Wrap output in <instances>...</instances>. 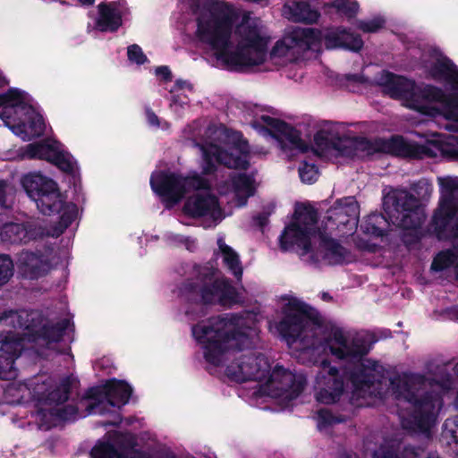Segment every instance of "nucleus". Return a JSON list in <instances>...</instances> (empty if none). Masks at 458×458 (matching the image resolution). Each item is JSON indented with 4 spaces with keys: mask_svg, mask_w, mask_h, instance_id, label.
<instances>
[{
    "mask_svg": "<svg viewBox=\"0 0 458 458\" xmlns=\"http://www.w3.org/2000/svg\"><path fill=\"white\" fill-rule=\"evenodd\" d=\"M283 318L269 321V330L284 338L300 353L298 359L319 367L314 397L323 404L337 403L344 392V377L327 360L331 354L353 365L346 369L352 386V398L360 406H373L383 400L382 379L386 369L378 361L365 359L370 345L366 336L337 327H325L310 320L304 302L282 296Z\"/></svg>",
    "mask_w": 458,
    "mask_h": 458,
    "instance_id": "obj_1",
    "label": "nucleus"
},
{
    "mask_svg": "<svg viewBox=\"0 0 458 458\" xmlns=\"http://www.w3.org/2000/svg\"><path fill=\"white\" fill-rule=\"evenodd\" d=\"M191 334L200 346L207 363L224 368L233 381L257 382L259 396L278 399L287 405L306 386V378L283 368L271 369L269 360L261 352L250 351L259 341L257 315L252 312L218 316L191 327Z\"/></svg>",
    "mask_w": 458,
    "mask_h": 458,
    "instance_id": "obj_2",
    "label": "nucleus"
},
{
    "mask_svg": "<svg viewBox=\"0 0 458 458\" xmlns=\"http://www.w3.org/2000/svg\"><path fill=\"white\" fill-rule=\"evenodd\" d=\"M194 15V39L230 70L242 71L262 64L269 36L259 19L216 0H181Z\"/></svg>",
    "mask_w": 458,
    "mask_h": 458,
    "instance_id": "obj_3",
    "label": "nucleus"
},
{
    "mask_svg": "<svg viewBox=\"0 0 458 458\" xmlns=\"http://www.w3.org/2000/svg\"><path fill=\"white\" fill-rule=\"evenodd\" d=\"M422 66L429 78L450 84L456 93L447 95L440 88L417 85L385 71L377 82L384 87L386 94L401 100L403 106L426 116L442 117L445 129L458 131V67L436 49L423 55Z\"/></svg>",
    "mask_w": 458,
    "mask_h": 458,
    "instance_id": "obj_4",
    "label": "nucleus"
},
{
    "mask_svg": "<svg viewBox=\"0 0 458 458\" xmlns=\"http://www.w3.org/2000/svg\"><path fill=\"white\" fill-rule=\"evenodd\" d=\"M450 377L433 381L417 373L403 372L390 378L402 427L411 432H428L437 422L443 394L451 388Z\"/></svg>",
    "mask_w": 458,
    "mask_h": 458,
    "instance_id": "obj_5",
    "label": "nucleus"
},
{
    "mask_svg": "<svg viewBox=\"0 0 458 458\" xmlns=\"http://www.w3.org/2000/svg\"><path fill=\"white\" fill-rule=\"evenodd\" d=\"M317 213L307 206H298L294 221L287 225L279 242L284 250L297 247L300 256L312 265H336L350 260L349 251L335 240L328 237L327 231L316 230Z\"/></svg>",
    "mask_w": 458,
    "mask_h": 458,
    "instance_id": "obj_6",
    "label": "nucleus"
},
{
    "mask_svg": "<svg viewBox=\"0 0 458 458\" xmlns=\"http://www.w3.org/2000/svg\"><path fill=\"white\" fill-rule=\"evenodd\" d=\"M154 192L161 197L166 208L178 203L185 193L196 191L185 202L183 211L192 217H205L213 224L224 218L217 198L211 192L210 183L196 172L187 176L173 173L154 172L150 178Z\"/></svg>",
    "mask_w": 458,
    "mask_h": 458,
    "instance_id": "obj_7",
    "label": "nucleus"
},
{
    "mask_svg": "<svg viewBox=\"0 0 458 458\" xmlns=\"http://www.w3.org/2000/svg\"><path fill=\"white\" fill-rule=\"evenodd\" d=\"M322 40L328 49L345 48L357 52L363 47L359 35L343 27L328 28L324 32L310 28H297L276 43L269 58L279 66L297 63L307 51H320Z\"/></svg>",
    "mask_w": 458,
    "mask_h": 458,
    "instance_id": "obj_8",
    "label": "nucleus"
},
{
    "mask_svg": "<svg viewBox=\"0 0 458 458\" xmlns=\"http://www.w3.org/2000/svg\"><path fill=\"white\" fill-rule=\"evenodd\" d=\"M178 294L187 304L185 315L190 320L207 314L205 304L230 307L243 301L242 293L217 268L209 265L195 266L193 276L179 287Z\"/></svg>",
    "mask_w": 458,
    "mask_h": 458,
    "instance_id": "obj_9",
    "label": "nucleus"
},
{
    "mask_svg": "<svg viewBox=\"0 0 458 458\" xmlns=\"http://www.w3.org/2000/svg\"><path fill=\"white\" fill-rule=\"evenodd\" d=\"M75 384L72 377H65L55 383L51 377L38 375L20 385L22 398L30 397L42 404L34 414L40 429L47 430L62 421L74 420L82 416L75 405L64 404Z\"/></svg>",
    "mask_w": 458,
    "mask_h": 458,
    "instance_id": "obj_10",
    "label": "nucleus"
},
{
    "mask_svg": "<svg viewBox=\"0 0 458 458\" xmlns=\"http://www.w3.org/2000/svg\"><path fill=\"white\" fill-rule=\"evenodd\" d=\"M440 199L432 218V226L439 240H451L453 250L441 251L434 259L431 269L441 271L449 267L458 258V177L439 176ZM458 278V264L455 267Z\"/></svg>",
    "mask_w": 458,
    "mask_h": 458,
    "instance_id": "obj_11",
    "label": "nucleus"
},
{
    "mask_svg": "<svg viewBox=\"0 0 458 458\" xmlns=\"http://www.w3.org/2000/svg\"><path fill=\"white\" fill-rule=\"evenodd\" d=\"M38 313L27 310L9 311L0 316V379L17 377L15 360L24 349V341L33 336Z\"/></svg>",
    "mask_w": 458,
    "mask_h": 458,
    "instance_id": "obj_12",
    "label": "nucleus"
},
{
    "mask_svg": "<svg viewBox=\"0 0 458 458\" xmlns=\"http://www.w3.org/2000/svg\"><path fill=\"white\" fill-rule=\"evenodd\" d=\"M0 118L23 140L39 137L45 131L43 117L33 107L30 97L17 89L0 95Z\"/></svg>",
    "mask_w": 458,
    "mask_h": 458,
    "instance_id": "obj_13",
    "label": "nucleus"
},
{
    "mask_svg": "<svg viewBox=\"0 0 458 458\" xmlns=\"http://www.w3.org/2000/svg\"><path fill=\"white\" fill-rule=\"evenodd\" d=\"M21 184L42 214L51 216L62 212L60 225L63 229L68 227L76 219L77 206L66 203L65 197L54 180L38 173H31L22 177Z\"/></svg>",
    "mask_w": 458,
    "mask_h": 458,
    "instance_id": "obj_14",
    "label": "nucleus"
},
{
    "mask_svg": "<svg viewBox=\"0 0 458 458\" xmlns=\"http://www.w3.org/2000/svg\"><path fill=\"white\" fill-rule=\"evenodd\" d=\"M215 134V142L197 145L203 157V172L207 174L213 173L216 164L245 169L250 152L242 134L224 128L216 130Z\"/></svg>",
    "mask_w": 458,
    "mask_h": 458,
    "instance_id": "obj_15",
    "label": "nucleus"
},
{
    "mask_svg": "<svg viewBox=\"0 0 458 458\" xmlns=\"http://www.w3.org/2000/svg\"><path fill=\"white\" fill-rule=\"evenodd\" d=\"M251 124L253 128L267 137L268 140L280 148L289 159L309 149L307 143L301 139L299 131L277 118L267 114H256Z\"/></svg>",
    "mask_w": 458,
    "mask_h": 458,
    "instance_id": "obj_16",
    "label": "nucleus"
},
{
    "mask_svg": "<svg viewBox=\"0 0 458 458\" xmlns=\"http://www.w3.org/2000/svg\"><path fill=\"white\" fill-rule=\"evenodd\" d=\"M419 200L406 190H391L383 198L384 210L391 222L403 229L420 225Z\"/></svg>",
    "mask_w": 458,
    "mask_h": 458,
    "instance_id": "obj_17",
    "label": "nucleus"
},
{
    "mask_svg": "<svg viewBox=\"0 0 458 458\" xmlns=\"http://www.w3.org/2000/svg\"><path fill=\"white\" fill-rule=\"evenodd\" d=\"M347 146L351 147L354 155L364 157L375 153H389L395 156L416 158L417 143L405 140L403 137L394 136L389 140L381 138L368 139L353 137L346 139Z\"/></svg>",
    "mask_w": 458,
    "mask_h": 458,
    "instance_id": "obj_18",
    "label": "nucleus"
},
{
    "mask_svg": "<svg viewBox=\"0 0 458 458\" xmlns=\"http://www.w3.org/2000/svg\"><path fill=\"white\" fill-rule=\"evenodd\" d=\"M131 388L123 381L110 380L105 386L92 388L88 393L89 401H82L81 405L89 408V413L103 414L106 407H121L131 397Z\"/></svg>",
    "mask_w": 458,
    "mask_h": 458,
    "instance_id": "obj_19",
    "label": "nucleus"
},
{
    "mask_svg": "<svg viewBox=\"0 0 458 458\" xmlns=\"http://www.w3.org/2000/svg\"><path fill=\"white\" fill-rule=\"evenodd\" d=\"M360 208L354 197L339 199L327 210L325 230L332 233L338 232L341 236L353 233L357 225Z\"/></svg>",
    "mask_w": 458,
    "mask_h": 458,
    "instance_id": "obj_20",
    "label": "nucleus"
},
{
    "mask_svg": "<svg viewBox=\"0 0 458 458\" xmlns=\"http://www.w3.org/2000/svg\"><path fill=\"white\" fill-rule=\"evenodd\" d=\"M24 157L47 160L69 174H74L77 172L73 157L64 149L60 142L52 139L27 145Z\"/></svg>",
    "mask_w": 458,
    "mask_h": 458,
    "instance_id": "obj_21",
    "label": "nucleus"
},
{
    "mask_svg": "<svg viewBox=\"0 0 458 458\" xmlns=\"http://www.w3.org/2000/svg\"><path fill=\"white\" fill-rule=\"evenodd\" d=\"M449 131L448 129H446ZM454 131V130H451ZM416 158L446 157L458 158V138L454 136L438 137L425 144H417Z\"/></svg>",
    "mask_w": 458,
    "mask_h": 458,
    "instance_id": "obj_22",
    "label": "nucleus"
},
{
    "mask_svg": "<svg viewBox=\"0 0 458 458\" xmlns=\"http://www.w3.org/2000/svg\"><path fill=\"white\" fill-rule=\"evenodd\" d=\"M373 458H439L436 453H428L422 447L402 445L395 441L387 442L377 450Z\"/></svg>",
    "mask_w": 458,
    "mask_h": 458,
    "instance_id": "obj_23",
    "label": "nucleus"
},
{
    "mask_svg": "<svg viewBox=\"0 0 458 458\" xmlns=\"http://www.w3.org/2000/svg\"><path fill=\"white\" fill-rule=\"evenodd\" d=\"M17 264L22 276L30 279L44 276L50 268L47 256L30 251H22L19 255Z\"/></svg>",
    "mask_w": 458,
    "mask_h": 458,
    "instance_id": "obj_24",
    "label": "nucleus"
},
{
    "mask_svg": "<svg viewBox=\"0 0 458 458\" xmlns=\"http://www.w3.org/2000/svg\"><path fill=\"white\" fill-rule=\"evenodd\" d=\"M34 238L35 233L29 224L9 222L0 226V239L4 243H28Z\"/></svg>",
    "mask_w": 458,
    "mask_h": 458,
    "instance_id": "obj_25",
    "label": "nucleus"
},
{
    "mask_svg": "<svg viewBox=\"0 0 458 458\" xmlns=\"http://www.w3.org/2000/svg\"><path fill=\"white\" fill-rule=\"evenodd\" d=\"M282 12L285 18L295 22L313 23L319 18V13L305 1H288Z\"/></svg>",
    "mask_w": 458,
    "mask_h": 458,
    "instance_id": "obj_26",
    "label": "nucleus"
},
{
    "mask_svg": "<svg viewBox=\"0 0 458 458\" xmlns=\"http://www.w3.org/2000/svg\"><path fill=\"white\" fill-rule=\"evenodd\" d=\"M218 250L216 257L222 259L224 267L233 275L237 281H241L243 274V267L239 254L225 242L224 237L217 239Z\"/></svg>",
    "mask_w": 458,
    "mask_h": 458,
    "instance_id": "obj_27",
    "label": "nucleus"
},
{
    "mask_svg": "<svg viewBox=\"0 0 458 458\" xmlns=\"http://www.w3.org/2000/svg\"><path fill=\"white\" fill-rule=\"evenodd\" d=\"M346 139H349V136L341 133L339 126L332 123H325L314 136L315 143L321 149H327L329 147H347Z\"/></svg>",
    "mask_w": 458,
    "mask_h": 458,
    "instance_id": "obj_28",
    "label": "nucleus"
},
{
    "mask_svg": "<svg viewBox=\"0 0 458 458\" xmlns=\"http://www.w3.org/2000/svg\"><path fill=\"white\" fill-rule=\"evenodd\" d=\"M96 29L99 31H115L122 25V13L116 3L100 4Z\"/></svg>",
    "mask_w": 458,
    "mask_h": 458,
    "instance_id": "obj_29",
    "label": "nucleus"
},
{
    "mask_svg": "<svg viewBox=\"0 0 458 458\" xmlns=\"http://www.w3.org/2000/svg\"><path fill=\"white\" fill-rule=\"evenodd\" d=\"M232 189L237 199V206L242 207L247 199L254 194V180L250 176L239 174L232 178Z\"/></svg>",
    "mask_w": 458,
    "mask_h": 458,
    "instance_id": "obj_30",
    "label": "nucleus"
},
{
    "mask_svg": "<svg viewBox=\"0 0 458 458\" xmlns=\"http://www.w3.org/2000/svg\"><path fill=\"white\" fill-rule=\"evenodd\" d=\"M69 319H64L55 326H44L42 328V340L46 342V344L50 348L52 344L56 343L61 339L64 332L69 327Z\"/></svg>",
    "mask_w": 458,
    "mask_h": 458,
    "instance_id": "obj_31",
    "label": "nucleus"
},
{
    "mask_svg": "<svg viewBox=\"0 0 458 458\" xmlns=\"http://www.w3.org/2000/svg\"><path fill=\"white\" fill-rule=\"evenodd\" d=\"M191 89L192 87L189 82L181 80L176 81L174 88L170 90L173 94L171 107H173L174 111L177 112L178 107H183L188 105V97L183 95L182 91H191Z\"/></svg>",
    "mask_w": 458,
    "mask_h": 458,
    "instance_id": "obj_32",
    "label": "nucleus"
},
{
    "mask_svg": "<svg viewBox=\"0 0 458 458\" xmlns=\"http://www.w3.org/2000/svg\"><path fill=\"white\" fill-rule=\"evenodd\" d=\"M317 426L320 432L327 433L328 429L335 424L345 421L343 416H335L327 409H321L317 413Z\"/></svg>",
    "mask_w": 458,
    "mask_h": 458,
    "instance_id": "obj_33",
    "label": "nucleus"
},
{
    "mask_svg": "<svg viewBox=\"0 0 458 458\" xmlns=\"http://www.w3.org/2000/svg\"><path fill=\"white\" fill-rule=\"evenodd\" d=\"M93 458H123L109 443H99L91 451Z\"/></svg>",
    "mask_w": 458,
    "mask_h": 458,
    "instance_id": "obj_34",
    "label": "nucleus"
},
{
    "mask_svg": "<svg viewBox=\"0 0 458 458\" xmlns=\"http://www.w3.org/2000/svg\"><path fill=\"white\" fill-rule=\"evenodd\" d=\"M332 6L335 8L337 12L344 14L348 18L356 16L360 9V5L357 1L348 0H335L332 3Z\"/></svg>",
    "mask_w": 458,
    "mask_h": 458,
    "instance_id": "obj_35",
    "label": "nucleus"
},
{
    "mask_svg": "<svg viewBox=\"0 0 458 458\" xmlns=\"http://www.w3.org/2000/svg\"><path fill=\"white\" fill-rule=\"evenodd\" d=\"M299 175L302 182L313 183L318 177V170L314 164L303 161L299 166Z\"/></svg>",
    "mask_w": 458,
    "mask_h": 458,
    "instance_id": "obj_36",
    "label": "nucleus"
},
{
    "mask_svg": "<svg viewBox=\"0 0 458 458\" xmlns=\"http://www.w3.org/2000/svg\"><path fill=\"white\" fill-rule=\"evenodd\" d=\"M13 263L8 255H0V286L6 284L13 276Z\"/></svg>",
    "mask_w": 458,
    "mask_h": 458,
    "instance_id": "obj_37",
    "label": "nucleus"
},
{
    "mask_svg": "<svg viewBox=\"0 0 458 458\" xmlns=\"http://www.w3.org/2000/svg\"><path fill=\"white\" fill-rule=\"evenodd\" d=\"M13 201V187L4 181H0V206L4 208H12Z\"/></svg>",
    "mask_w": 458,
    "mask_h": 458,
    "instance_id": "obj_38",
    "label": "nucleus"
},
{
    "mask_svg": "<svg viewBox=\"0 0 458 458\" xmlns=\"http://www.w3.org/2000/svg\"><path fill=\"white\" fill-rule=\"evenodd\" d=\"M443 436L446 438H451L456 444V454L458 456V415L445 420Z\"/></svg>",
    "mask_w": 458,
    "mask_h": 458,
    "instance_id": "obj_39",
    "label": "nucleus"
},
{
    "mask_svg": "<svg viewBox=\"0 0 458 458\" xmlns=\"http://www.w3.org/2000/svg\"><path fill=\"white\" fill-rule=\"evenodd\" d=\"M384 24V19L377 17L369 21H358L357 28L363 32L373 33L383 28Z\"/></svg>",
    "mask_w": 458,
    "mask_h": 458,
    "instance_id": "obj_40",
    "label": "nucleus"
},
{
    "mask_svg": "<svg viewBox=\"0 0 458 458\" xmlns=\"http://www.w3.org/2000/svg\"><path fill=\"white\" fill-rule=\"evenodd\" d=\"M128 58L131 62L137 64H142L147 61V57L142 52V49L138 45H131L128 47Z\"/></svg>",
    "mask_w": 458,
    "mask_h": 458,
    "instance_id": "obj_41",
    "label": "nucleus"
},
{
    "mask_svg": "<svg viewBox=\"0 0 458 458\" xmlns=\"http://www.w3.org/2000/svg\"><path fill=\"white\" fill-rule=\"evenodd\" d=\"M381 220H385L384 216L377 214H373L368 217L367 224L372 225V228L366 227V231L368 233L379 235L382 233V229L375 225V224H379Z\"/></svg>",
    "mask_w": 458,
    "mask_h": 458,
    "instance_id": "obj_42",
    "label": "nucleus"
},
{
    "mask_svg": "<svg viewBox=\"0 0 458 458\" xmlns=\"http://www.w3.org/2000/svg\"><path fill=\"white\" fill-rule=\"evenodd\" d=\"M146 117L148 123L152 127L162 128L163 130H166L169 127L166 122L161 123L157 115L151 109L146 110Z\"/></svg>",
    "mask_w": 458,
    "mask_h": 458,
    "instance_id": "obj_43",
    "label": "nucleus"
},
{
    "mask_svg": "<svg viewBox=\"0 0 458 458\" xmlns=\"http://www.w3.org/2000/svg\"><path fill=\"white\" fill-rule=\"evenodd\" d=\"M156 74L162 76L165 80L171 79V72L167 66H159L156 69Z\"/></svg>",
    "mask_w": 458,
    "mask_h": 458,
    "instance_id": "obj_44",
    "label": "nucleus"
},
{
    "mask_svg": "<svg viewBox=\"0 0 458 458\" xmlns=\"http://www.w3.org/2000/svg\"><path fill=\"white\" fill-rule=\"evenodd\" d=\"M446 314L449 318L458 321V307H452L446 310Z\"/></svg>",
    "mask_w": 458,
    "mask_h": 458,
    "instance_id": "obj_45",
    "label": "nucleus"
},
{
    "mask_svg": "<svg viewBox=\"0 0 458 458\" xmlns=\"http://www.w3.org/2000/svg\"><path fill=\"white\" fill-rule=\"evenodd\" d=\"M83 5H90L93 4L95 0H78Z\"/></svg>",
    "mask_w": 458,
    "mask_h": 458,
    "instance_id": "obj_46",
    "label": "nucleus"
},
{
    "mask_svg": "<svg viewBox=\"0 0 458 458\" xmlns=\"http://www.w3.org/2000/svg\"><path fill=\"white\" fill-rule=\"evenodd\" d=\"M267 152L268 151L267 149H264L263 148L253 151L254 154H262V155H266Z\"/></svg>",
    "mask_w": 458,
    "mask_h": 458,
    "instance_id": "obj_47",
    "label": "nucleus"
},
{
    "mask_svg": "<svg viewBox=\"0 0 458 458\" xmlns=\"http://www.w3.org/2000/svg\"><path fill=\"white\" fill-rule=\"evenodd\" d=\"M7 84V81L0 74V87Z\"/></svg>",
    "mask_w": 458,
    "mask_h": 458,
    "instance_id": "obj_48",
    "label": "nucleus"
},
{
    "mask_svg": "<svg viewBox=\"0 0 458 458\" xmlns=\"http://www.w3.org/2000/svg\"><path fill=\"white\" fill-rule=\"evenodd\" d=\"M347 79L348 80H353V81H359L360 80V76H358V75H348Z\"/></svg>",
    "mask_w": 458,
    "mask_h": 458,
    "instance_id": "obj_49",
    "label": "nucleus"
},
{
    "mask_svg": "<svg viewBox=\"0 0 458 458\" xmlns=\"http://www.w3.org/2000/svg\"><path fill=\"white\" fill-rule=\"evenodd\" d=\"M133 458H149V457L146 456L145 454L137 453L134 454Z\"/></svg>",
    "mask_w": 458,
    "mask_h": 458,
    "instance_id": "obj_50",
    "label": "nucleus"
},
{
    "mask_svg": "<svg viewBox=\"0 0 458 458\" xmlns=\"http://www.w3.org/2000/svg\"><path fill=\"white\" fill-rule=\"evenodd\" d=\"M437 369H438L440 374H445V371H446L445 367H438Z\"/></svg>",
    "mask_w": 458,
    "mask_h": 458,
    "instance_id": "obj_51",
    "label": "nucleus"
},
{
    "mask_svg": "<svg viewBox=\"0 0 458 458\" xmlns=\"http://www.w3.org/2000/svg\"><path fill=\"white\" fill-rule=\"evenodd\" d=\"M338 458H352V456L347 454H342L339 455Z\"/></svg>",
    "mask_w": 458,
    "mask_h": 458,
    "instance_id": "obj_52",
    "label": "nucleus"
},
{
    "mask_svg": "<svg viewBox=\"0 0 458 458\" xmlns=\"http://www.w3.org/2000/svg\"><path fill=\"white\" fill-rule=\"evenodd\" d=\"M119 422H120V420H118L117 422H113V423H110V422H105L103 425H104V426H107V425H111V424H113V425H116V424H118Z\"/></svg>",
    "mask_w": 458,
    "mask_h": 458,
    "instance_id": "obj_53",
    "label": "nucleus"
},
{
    "mask_svg": "<svg viewBox=\"0 0 458 458\" xmlns=\"http://www.w3.org/2000/svg\"><path fill=\"white\" fill-rule=\"evenodd\" d=\"M323 298H324V299H327V293H324V294H323Z\"/></svg>",
    "mask_w": 458,
    "mask_h": 458,
    "instance_id": "obj_54",
    "label": "nucleus"
}]
</instances>
